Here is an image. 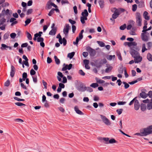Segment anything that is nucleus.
<instances>
[{
	"instance_id": "obj_1",
	"label": "nucleus",
	"mask_w": 152,
	"mask_h": 152,
	"mask_svg": "<svg viewBox=\"0 0 152 152\" xmlns=\"http://www.w3.org/2000/svg\"><path fill=\"white\" fill-rule=\"evenodd\" d=\"M136 22L138 26H140L142 25V18L141 15L139 12L136 13Z\"/></svg>"
},
{
	"instance_id": "obj_2",
	"label": "nucleus",
	"mask_w": 152,
	"mask_h": 152,
	"mask_svg": "<svg viewBox=\"0 0 152 152\" xmlns=\"http://www.w3.org/2000/svg\"><path fill=\"white\" fill-rule=\"evenodd\" d=\"M140 132L143 136H146L151 134V129L148 126L147 128H144L140 130Z\"/></svg>"
},
{
	"instance_id": "obj_3",
	"label": "nucleus",
	"mask_w": 152,
	"mask_h": 152,
	"mask_svg": "<svg viewBox=\"0 0 152 152\" xmlns=\"http://www.w3.org/2000/svg\"><path fill=\"white\" fill-rule=\"evenodd\" d=\"M141 37L142 41L147 42L149 39V34L147 32L142 33L141 34Z\"/></svg>"
},
{
	"instance_id": "obj_4",
	"label": "nucleus",
	"mask_w": 152,
	"mask_h": 152,
	"mask_svg": "<svg viewBox=\"0 0 152 152\" xmlns=\"http://www.w3.org/2000/svg\"><path fill=\"white\" fill-rule=\"evenodd\" d=\"M107 62L106 59L103 58L100 60H98L95 62L96 66L97 68L100 67L102 65L105 64Z\"/></svg>"
},
{
	"instance_id": "obj_5",
	"label": "nucleus",
	"mask_w": 152,
	"mask_h": 152,
	"mask_svg": "<svg viewBox=\"0 0 152 152\" xmlns=\"http://www.w3.org/2000/svg\"><path fill=\"white\" fill-rule=\"evenodd\" d=\"M100 116L102 121L106 125L110 126L111 124L110 121L105 116L100 115Z\"/></svg>"
},
{
	"instance_id": "obj_6",
	"label": "nucleus",
	"mask_w": 152,
	"mask_h": 152,
	"mask_svg": "<svg viewBox=\"0 0 152 152\" xmlns=\"http://www.w3.org/2000/svg\"><path fill=\"white\" fill-rule=\"evenodd\" d=\"M57 38H58L59 42L61 44H63V45L65 46L66 44V40L65 38L62 39L60 34H58L56 36Z\"/></svg>"
},
{
	"instance_id": "obj_7",
	"label": "nucleus",
	"mask_w": 152,
	"mask_h": 152,
	"mask_svg": "<svg viewBox=\"0 0 152 152\" xmlns=\"http://www.w3.org/2000/svg\"><path fill=\"white\" fill-rule=\"evenodd\" d=\"M113 9L115 10V11L114 13L112 15V18L113 19H115L118 17L121 14V12H120L119 10H118L115 8H114Z\"/></svg>"
},
{
	"instance_id": "obj_8",
	"label": "nucleus",
	"mask_w": 152,
	"mask_h": 152,
	"mask_svg": "<svg viewBox=\"0 0 152 152\" xmlns=\"http://www.w3.org/2000/svg\"><path fill=\"white\" fill-rule=\"evenodd\" d=\"M86 50L89 52L91 56H94L96 55V50L89 47L87 48Z\"/></svg>"
},
{
	"instance_id": "obj_9",
	"label": "nucleus",
	"mask_w": 152,
	"mask_h": 152,
	"mask_svg": "<svg viewBox=\"0 0 152 152\" xmlns=\"http://www.w3.org/2000/svg\"><path fill=\"white\" fill-rule=\"evenodd\" d=\"M147 91L145 89H142L141 91V92L140 94L139 98H142L143 99H145L147 97V94L146 93Z\"/></svg>"
},
{
	"instance_id": "obj_10",
	"label": "nucleus",
	"mask_w": 152,
	"mask_h": 152,
	"mask_svg": "<svg viewBox=\"0 0 152 152\" xmlns=\"http://www.w3.org/2000/svg\"><path fill=\"white\" fill-rule=\"evenodd\" d=\"M69 28H70V27L69 24H66L63 30L64 33L65 34L66 37L68 35Z\"/></svg>"
},
{
	"instance_id": "obj_11",
	"label": "nucleus",
	"mask_w": 152,
	"mask_h": 152,
	"mask_svg": "<svg viewBox=\"0 0 152 152\" xmlns=\"http://www.w3.org/2000/svg\"><path fill=\"white\" fill-rule=\"evenodd\" d=\"M47 7L48 9H50L51 8L52 6H53L54 7L57 8V6L53 3L51 2V0L49 1L47 4Z\"/></svg>"
},
{
	"instance_id": "obj_12",
	"label": "nucleus",
	"mask_w": 152,
	"mask_h": 152,
	"mask_svg": "<svg viewBox=\"0 0 152 152\" xmlns=\"http://www.w3.org/2000/svg\"><path fill=\"white\" fill-rule=\"evenodd\" d=\"M63 65L65 66L62 69V70L65 71L66 69L70 70L72 68V64H69V65L67 64L66 65L65 64H64Z\"/></svg>"
},
{
	"instance_id": "obj_13",
	"label": "nucleus",
	"mask_w": 152,
	"mask_h": 152,
	"mask_svg": "<svg viewBox=\"0 0 152 152\" xmlns=\"http://www.w3.org/2000/svg\"><path fill=\"white\" fill-rule=\"evenodd\" d=\"M57 74L58 75L60 76L61 77L63 78V83H65L67 82V80L66 77H65L63 76V75L61 72H58Z\"/></svg>"
},
{
	"instance_id": "obj_14",
	"label": "nucleus",
	"mask_w": 152,
	"mask_h": 152,
	"mask_svg": "<svg viewBox=\"0 0 152 152\" xmlns=\"http://www.w3.org/2000/svg\"><path fill=\"white\" fill-rule=\"evenodd\" d=\"M124 45L125 46L128 45L129 47H130L132 46H136L137 45V44L135 42H125L124 43Z\"/></svg>"
},
{
	"instance_id": "obj_15",
	"label": "nucleus",
	"mask_w": 152,
	"mask_h": 152,
	"mask_svg": "<svg viewBox=\"0 0 152 152\" xmlns=\"http://www.w3.org/2000/svg\"><path fill=\"white\" fill-rule=\"evenodd\" d=\"M131 54L132 56L134 58L136 57L137 56L140 55L139 53L137 51L134 50H133L131 52Z\"/></svg>"
},
{
	"instance_id": "obj_16",
	"label": "nucleus",
	"mask_w": 152,
	"mask_h": 152,
	"mask_svg": "<svg viewBox=\"0 0 152 152\" xmlns=\"http://www.w3.org/2000/svg\"><path fill=\"white\" fill-rule=\"evenodd\" d=\"M140 107V104L137 100H136L134 102V107L136 110H138Z\"/></svg>"
},
{
	"instance_id": "obj_17",
	"label": "nucleus",
	"mask_w": 152,
	"mask_h": 152,
	"mask_svg": "<svg viewBox=\"0 0 152 152\" xmlns=\"http://www.w3.org/2000/svg\"><path fill=\"white\" fill-rule=\"evenodd\" d=\"M15 71V68L12 65L11 66V69L10 73V75L12 77H13L14 75Z\"/></svg>"
},
{
	"instance_id": "obj_18",
	"label": "nucleus",
	"mask_w": 152,
	"mask_h": 152,
	"mask_svg": "<svg viewBox=\"0 0 152 152\" xmlns=\"http://www.w3.org/2000/svg\"><path fill=\"white\" fill-rule=\"evenodd\" d=\"M134 58L135 63H138L140 62L142 60V58L141 56H140V55Z\"/></svg>"
},
{
	"instance_id": "obj_19",
	"label": "nucleus",
	"mask_w": 152,
	"mask_h": 152,
	"mask_svg": "<svg viewBox=\"0 0 152 152\" xmlns=\"http://www.w3.org/2000/svg\"><path fill=\"white\" fill-rule=\"evenodd\" d=\"M16 19L14 18H10V23H12L11 26H13L14 25H15L18 23V21L16 20Z\"/></svg>"
},
{
	"instance_id": "obj_20",
	"label": "nucleus",
	"mask_w": 152,
	"mask_h": 152,
	"mask_svg": "<svg viewBox=\"0 0 152 152\" xmlns=\"http://www.w3.org/2000/svg\"><path fill=\"white\" fill-rule=\"evenodd\" d=\"M74 109L76 112L78 114L80 115H83V113L79 109L77 106H76L75 107Z\"/></svg>"
},
{
	"instance_id": "obj_21",
	"label": "nucleus",
	"mask_w": 152,
	"mask_h": 152,
	"mask_svg": "<svg viewBox=\"0 0 152 152\" xmlns=\"http://www.w3.org/2000/svg\"><path fill=\"white\" fill-rule=\"evenodd\" d=\"M86 87L83 85H80L78 88V90L81 92H84L86 91Z\"/></svg>"
},
{
	"instance_id": "obj_22",
	"label": "nucleus",
	"mask_w": 152,
	"mask_h": 152,
	"mask_svg": "<svg viewBox=\"0 0 152 152\" xmlns=\"http://www.w3.org/2000/svg\"><path fill=\"white\" fill-rule=\"evenodd\" d=\"M57 30V28H52V30L50 31L49 34L51 35H55Z\"/></svg>"
},
{
	"instance_id": "obj_23",
	"label": "nucleus",
	"mask_w": 152,
	"mask_h": 152,
	"mask_svg": "<svg viewBox=\"0 0 152 152\" xmlns=\"http://www.w3.org/2000/svg\"><path fill=\"white\" fill-rule=\"evenodd\" d=\"M138 7L139 8H142L145 6L144 2L143 0L140 1V3L138 4Z\"/></svg>"
},
{
	"instance_id": "obj_24",
	"label": "nucleus",
	"mask_w": 152,
	"mask_h": 152,
	"mask_svg": "<svg viewBox=\"0 0 152 152\" xmlns=\"http://www.w3.org/2000/svg\"><path fill=\"white\" fill-rule=\"evenodd\" d=\"M81 15L82 16V17H87L88 15V13L87 10L86 9L84 11L82 12Z\"/></svg>"
},
{
	"instance_id": "obj_25",
	"label": "nucleus",
	"mask_w": 152,
	"mask_h": 152,
	"mask_svg": "<svg viewBox=\"0 0 152 152\" xmlns=\"http://www.w3.org/2000/svg\"><path fill=\"white\" fill-rule=\"evenodd\" d=\"M87 20V17L84 16L80 17V21L82 24L85 23V20Z\"/></svg>"
},
{
	"instance_id": "obj_26",
	"label": "nucleus",
	"mask_w": 152,
	"mask_h": 152,
	"mask_svg": "<svg viewBox=\"0 0 152 152\" xmlns=\"http://www.w3.org/2000/svg\"><path fill=\"white\" fill-rule=\"evenodd\" d=\"M10 11L9 10L7 9L6 11L5 9H3L2 10V13L3 15H8L10 14Z\"/></svg>"
},
{
	"instance_id": "obj_27",
	"label": "nucleus",
	"mask_w": 152,
	"mask_h": 152,
	"mask_svg": "<svg viewBox=\"0 0 152 152\" xmlns=\"http://www.w3.org/2000/svg\"><path fill=\"white\" fill-rule=\"evenodd\" d=\"M95 80H96V82L99 84L103 83L104 82V80L99 79L97 77H96Z\"/></svg>"
},
{
	"instance_id": "obj_28",
	"label": "nucleus",
	"mask_w": 152,
	"mask_h": 152,
	"mask_svg": "<svg viewBox=\"0 0 152 152\" xmlns=\"http://www.w3.org/2000/svg\"><path fill=\"white\" fill-rule=\"evenodd\" d=\"M148 12L146 11H145L143 13V16L145 19L146 20H149V17L148 16Z\"/></svg>"
},
{
	"instance_id": "obj_29",
	"label": "nucleus",
	"mask_w": 152,
	"mask_h": 152,
	"mask_svg": "<svg viewBox=\"0 0 152 152\" xmlns=\"http://www.w3.org/2000/svg\"><path fill=\"white\" fill-rule=\"evenodd\" d=\"M103 140L104 142V143L106 144H109L108 142L109 141V138L108 137H103Z\"/></svg>"
},
{
	"instance_id": "obj_30",
	"label": "nucleus",
	"mask_w": 152,
	"mask_h": 152,
	"mask_svg": "<svg viewBox=\"0 0 152 152\" xmlns=\"http://www.w3.org/2000/svg\"><path fill=\"white\" fill-rule=\"evenodd\" d=\"M55 61L57 64H59L60 63V61L59 59L56 56H54Z\"/></svg>"
},
{
	"instance_id": "obj_31",
	"label": "nucleus",
	"mask_w": 152,
	"mask_h": 152,
	"mask_svg": "<svg viewBox=\"0 0 152 152\" xmlns=\"http://www.w3.org/2000/svg\"><path fill=\"white\" fill-rule=\"evenodd\" d=\"M75 54V53L74 52H72L71 53H69L68 54L67 57L69 58L70 59H71L73 57Z\"/></svg>"
},
{
	"instance_id": "obj_32",
	"label": "nucleus",
	"mask_w": 152,
	"mask_h": 152,
	"mask_svg": "<svg viewBox=\"0 0 152 152\" xmlns=\"http://www.w3.org/2000/svg\"><path fill=\"white\" fill-rule=\"evenodd\" d=\"M148 50V49L146 48L145 47V43H143L142 45V52L143 53L146 50Z\"/></svg>"
},
{
	"instance_id": "obj_33",
	"label": "nucleus",
	"mask_w": 152,
	"mask_h": 152,
	"mask_svg": "<svg viewBox=\"0 0 152 152\" xmlns=\"http://www.w3.org/2000/svg\"><path fill=\"white\" fill-rule=\"evenodd\" d=\"M148 50H150L152 47V42H149L147 43Z\"/></svg>"
},
{
	"instance_id": "obj_34",
	"label": "nucleus",
	"mask_w": 152,
	"mask_h": 152,
	"mask_svg": "<svg viewBox=\"0 0 152 152\" xmlns=\"http://www.w3.org/2000/svg\"><path fill=\"white\" fill-rule=\"evenodd\" d=\"M99 4L100 7L102 8L104 7V1L103 0H100L99 1Z\"/></svg>"
},
{
	"instance_id": "obj_35",
	"label": "nucleus",
	"mask_w": 152,
	"mask_h": 152,
	"mask_svg": "<svg viewBox=\"0 0 152 152\" xmlns=\"http://www.w3.org/2000/svg\"><path fill=\"white\" fill-rule=\"evenodd\" d=\"M147 57L149 61H152V55L150 53H149L148 54Z\"/></svg>"
},
{
	"instance_id": "obj_36",
	"label": "nucleus",
	"mask_w": 152,
	"mask_h": 152,
	"mask_svg": "<svg viewBox=\"0 0 152 152\" xmlns=\"http://www.w3.org/2000/svg\"><path fill=\"white\" fill-rule=\"evenodd\" d=\"M117 142V141L114 139L112 138L109 140L108 142L109 144H113Z\"/></svg>"
},
{
	"instance_id": "obj_37",
	"label": "nucleus",
	"mask_w": 152,
	"mask_h": 152,
	"mask_svg": "<svg viewBox=\"0 0 152 152\" xmlns=\"http://www.w3.org/2000/svg\"><path fill=\"white\" fill-rule=\"evenodd\" d=\"M146 109L145 104H141V109L142 111H145Z\"/></svg>"
},
{
	"instance_id": "obj_38",
	"label": "nucleus",
	"mask_w": 152,
	"mask_h": 152,
	"mask_svg": "<svg viewBox=\"0 0 152 152\" xmlns=\"http://www.w3.org/2000/svg\"><path fill=\"white\" fill-rule=\"evenodd\" d=\"M96 42L101 47H103L105 46V44L102 41H97Z\"/></svg>"
},
{
	"instance_id": "obj_39",
	"label": "nucleus",
	"mask_w": 152,
	"mask_h": 152,
	"mask_svg": "<svg viewBox=\"0 0 152 152\" xmlns=\"http://www.w3.org/2000/svg\"><path fill=\"white\" fill-rule=\"evenodd\" d=\"M90 87L93 88H95L99 86L98 84L96 83H94L91 84L90 86Z\"/></svg>"
},
{
	"instance_id": "obj_40",
	"label": "nucleus",
	"mask_w": 152,
	"mask_h": 152,
	"mask_svg": "<svg viewBox=\"0 0 152 152\" xmlns=\"http://www.w3.org/2000/svg\"><path fill=\"white\" fill-rule=\"evenodd\" d=\"M124 71V67L123 68V67L120 68L118 70L119 73L120 74H122Z\"/></svg>"
},
{
	"instance_id": "obj_41",
	"label": "nucleus",
	"mask_w": 152,
	"mask_h": 152,
	"mask_svg": "<svg viewBox=\"0 0 152 152\" xmlns=\"http://www.w3.org/2000/svg\"><path fill=\"white\" fill-rule=\"evenodd\" d=\"M113 67L111 66H110L106 69L105 72L107 73L109 72L112 69Z\"/></svg>"
},
{
	"instance_id": "obj_42",
	"label": "nucleus",
	"mask_w": 152,
	"mask_h": 152,
	"mask_svg": "<svg viewBox=\"0 0 152 152\" xmlns=\"http://www.w3.org/2000/svg\"><path fill=\"white\" fill-rule=\"evenodd\" d=\"M147 109L148 110H150L152 109V103L150 102L148 104Z\"/></svg>"
},
{
	"instance_id": "obj_43",
	"label": "nucleus",
	"mask_w": 152,
	"mask_h": 152,
	"mask_svg": "<svg viewBox=\"0 0 152 152\" xmlns=\"http://www.w3.org/2000/svg\"><path fill=\"white\" fill-rule=\"evenodd\" d=\"M137 5L136 4H134L132 6V10L133 11H135L137 9Z\"/></svg>"
},
{
	"instance_id": "obj_44",
	"label": "nucleus",
	"mask_w": 152,
	"mask_h": 152,
	"mask_svg": "<svg viewBox=\"0 0 152 152\" xmlns=\"http://www.w3.org/2000/svg\"><path fill=\"white\" fill-rule=\"evenodd\" d=\"M1 47L0 48L2 50H3L4 49H4H5V48H8V46H7L6 45H5V44H1Z\"/></svg>"
},
{
	"instance_id": "obj_45",
	"label": "nucleus",
	"mask_w": 152,
	"mask_h": 152,
	"mask_svg": "<svg viewBox=\"0 0 152 152\" xmlns=\"http://www.w3.org/2000/svg\"><path fill=\"white\" fill-rule=\"evenodd\" d=\"M31 22V20L29 18L27 19L25 21V26H26L28 24H29Z\"/></svg>"
},
{
	"instance_id": "obj_46",
	"label": "nucleus",
	"mask_w": 152,
	"mask_h": 152,
	"mask_svg": "<svg viewBox=\"0 0 152 152\" xmlns=\"http://www.w3.org/2000/svg\"><path fill=\"white\" fill-rule=\"evenodd\" d=\"M27 37L29 40H31L32 39L31 34L28 32H27Z\"/></svg>"
},
{
	"instance_id": "obj_47",
	"label": "nucleus",
	"mask_w": 152,
	"mask_h": 152,
	"mask_svg": "<svg viewBox=\"0 0 152 152\" xmlns=\"http://www.w3.org/2000/svg\"><path fill=\"white\" fill-rule=\"evenodd\" d=\"M123 111V109H119L116 110V112H117L118 113L119 115L121 114Z\"/></svg>"
},
{
	"instance_id": "obj_48",
	"label": "nucleus",
	"mask_w": 152,
	"mask_h": 152,
	"mask_svg": "<svg viewBox=\"0 0 152 152\" xmlns=\"http://www.w3.org/2000/svg\"><path fill=\"white\" fill-rule=\"evenodd\" d=\"M15 104L16 105H17L18 106H24V105H25L24 104L20 102H16L15 103Z\"/></svg>"
},
{
	"instance_id": "obj_49",
	"label": "nucleus",
	"mask_w": 152,
	"mask_h": 152,
	"mask_svg": "<svg viewBox=\"0 0 152 152\" xmlns=\"http://www.w3.org/2000/svg\"><path fill=\"white\" fill-rule=\"evenodd\" d=\"M126 27V25L125 24L121 26L120 27V29L121 30H124Z\"/></svg>"
},
{
	"instance_id": "obj_50",
	"label": "nucleus",
	"mask_w": 152,
	"mask_h": 152,
	"mask_svg": "<svg viewBox=\"0 0 152 152\" xmlns=\"http://www.w3.org/2000/svg\"><path fill=\"white\" fill-rule=\"evenodd\" d=\"M9 33H6L4 34V39H7L9 36Z\"/></svg>"
},
{
	"instance_id": "obj_51",
	"label": "nucleus",
	"mask_w": 152,
	"mask_h": 152,
	"mask_svg": "<svg viewBox=\"0 0 152 152\" xmlns=\"http://www.w3.org/2000/svg\"><path fill=\"white\" fill-rule=\"evenodd\" d=\"M87 90V91L89 92H92L93 91V89L91 87H86V91Z\"/></svg>"
},
{
	"instance_id": "obj_52",
	"label": "nucleus",
	"mask_w": 152,
	"mask_h": 152,
	"mask_svg": "<svg viewBox=\"0 0 152 152\" xmlns=\"http://www.w3.org/2000/svg\"><path fill=\"white\" fill-rule=\"evenodd\" d=\"M123 83L124 84V87H125V88L127 89L129 87V85L128 84L126 83V82H123Z\"/></svg>"
},
{
	"instance_id": "obj_53",
	"label": "nucleus",
	"mask_w": 152,
	"mask_h": 152,
	"mask_svg": "<svg viewBox=\"0 0 152 152\" xmlns=\"http://www.w3.org/2000/svg\"><path fill=\"white\" fill-rule=\"evenodd\" d=\"M15 121L17 123H22L23 122V120L19 118L16 119Z\"/></svg>"
},
{
	"instance_id": "obj_54",
	"label": "nucleus",
	"mask_w": 152,
	"mask_h": 152,
	"mask_svg": "<svg viewBox=\"0 0 152 152\" xmlns=\"http://www.w3.org/2000/svg\"><path fill=\"white\" fill-rule=\"evenodd\" d=\"M14 99L17 100L18 101H24V99H19L17 97H14Z\"/></svg>"
},
{
	"instance_id": "obj_55",
	"label": "nucleus",
	"mask_w": 152,
	"mask_h": 152,
	"mask_svg": "<svg viewBox=\"0 0 152 152\" xmlns=\"http://www.w3.org/2000/svg\"><path fill=\"white\" fill-rule=\"evenodd\" d=\"M16 36V34L14 33H11L10 35L11 37L13 39H15Z\"/></svg>"
},
{
	"instance_id": "obj_56",
	"label": "nucleus",
	"mask_w": 152,
	"mask_h": 152,
	"mask_svg": "<svg viewBox=\"0 0 152 152\" xmlns=\"http://www.w3.org/2000/svg\"><path fill=\"white\" fill-rule=\"evenodd\" d=\"M147 94V97L148 96H149V97L150 98H152V91H150L148 92V94Z\"/></svg>"
},
{
	"instance_id": "obj_57",
	"label": "nucleus",
	"mask_w": 152,
	"mask_h": 152,
	"mask_svg": "<svg viewBox=\"0 0 152 152\" xmlns=\"http://www.w3.org/2000/svg\"><path fill=\"white\" fill-rule=\"evenodd\" d=\"M9 5V4L8 2H5L0 6V9H1V7H6L7 6H8Z\"/></svg>"
},
{
	"instance_id": "obj_58",
	"label": "nucleus",
	"mask_w": 152,
	"mask_h": 152,
	"mask_svg": "<svg viewBox=\"0 0 152 152\" xmlns=\"http://www.w3.org/2000/svg\"><path fill=\"white\" fill-rule=\"evenodd\" d=\"M30 73L31 75H33L35 74L36 72L33 69H32L30 70Z\"/></svg>"
},
{
	"instance_id": "obj_59",
	"label": "nucleus",
	"mask_w": 152,
	"mask_h": 152,
	"mask_svg": "<svg viewBox=\"0 0 152 152\" xmlns=\"http://www.w3.org/2000/svg\"><path fill=\"white\" fill-rule=\"evenodd\" d=\"M44 40L43 38L42 37H38L37 39V41L38 42H43Z\"/></svg>"
},
{
	"instance_id": "obj_60",
	"label": "nucleus",
	"mask_w": 152,
	"mask_h": 152,
	"mask_svg": "<svg viewBox=\"0 0 152 152\" xmlns=\"http://www.w3.org/2000/svg\"><path fill=\"white\" fill-rule=\"evenodd\" d=\"M32 78L33 82L35 83H37V77L36 76H33L32 77Z\"/></svg>"
},
{
	"instance_id": "obj_61",
	"label": "nucleus",
	"mask_w": 152,
	"mask_h": 152,
	"mask_svg": "<svg viewBox=\"0 0 152 152\" xmlns=\"http://www.w3.org/2000/svg\"><path fill=\"white\" fill-rule=\"evenodd\" d=\"M54 11L53 9H52L49 12L48 14V15L49 16H51L54 13Z\"/></svg>"
},
{
	"instance_id": "obj_62",
	"label": "nucleus",
	"mask_w": 152,
	"mask_h": 152,
	"mask_svg": "<svg viewBox=\"0 0 152 152\" xmlns=\"http://www.w3.org/2000/svg\"><path fill=\"white\" fill-rule=\"evenodd\" d=\"M79 73L80 75L82 76H84L85 75V73L81 69L79 70Z\"/></svg>"
},
{
	"instance_id": "obj_63",
	"label": "nucleus",
	"mask_w": 152,
	"mask_h": 152,
	"mask_svg": "<svg viewBox=\"0 0 152 152\" xmlns=\"http://www.w3.org/2000/svg\"><path fill=\"white\" fill-rule=\"evenodd\" d=\"M10 84V81L9 80H7L4 83V86H8Z\"/></svg>"
},
{
	"instance_id": "obj_64",
	"label": "nucleus",
	"mask_w": 152,
	"mask_h": 152,
	"mask_svg": "<svg viewBox=\"0 0 152 152\" xmlns=\"http://www.w3.org/2000/svg\"><path fill=\"white\" fill-rule=\"evenodd\" d=\"M32 11L33 10L32 9H28L26 13L27 15H28L30 14H31L32 12Z\"/></svg>"
}]
</instances>
